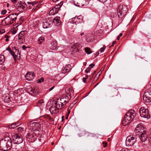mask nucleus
I'll list each match as a JSON object with an SVG mask.
<instances>
[{"instance_id": "7", "label": "nucleus", "mask_w": 151, "mask_h": 151, "mask_svg": "<svg viewBox=\"0 0 151 151\" xmlns=\"http://www.w3.org/2000/svg\"><path fill=\"white\" fill-rule=\"evenodd\" d=\"M135 132L136 133V135L138 133H141L145 131V128L141 124H138L135 128Z\"/></svg>"}, {"instance_id": "34", "label": "nucleus", "mask_w": 151, "mask_h": 151, "mask_svg": "<svg viewBox=\"0 0 151 151\" xmlns=\"http://www.w3.org/2000/svg\"><path fill=\"white\" fill-rule=\"evenodd\" d=\"M44 40V37H40L39 38L38 41L40 42V43H41Z\"/></svg>"}, {"instance_id": "57", "label": "nucleus", "mask_w": 151, "mask_h": 151, "mask_svg": "<svg viewBox=\"0 0 151 151\" xmlns=\"http://www.w3.org/2000/svg\"><path fill=\"white\" fill-rule=\"evenodd\" d=\"M54 88V86H53L51 88H50L49 89V91H52Z\"/></svg>"}, {"instance_id": "25", "label": "nucleus", "mask_w": 151, "mask_h": 151, "mask_svg": "<svg viewBox=\"0 0 151 151\" xmlns=\"http://www.w3.org/2000/svg\"><path fill=\"white\" fill-rule=\"evenodd\" d=\"M50 47L52 50H55L56 49V43L55 42H53L50 44Z\"/></svg>"}, {"instance_id": "48", "label": "nucleus", "mask_w": 151, "mask_h": 151, "mask_svg": "<svg viewBox=\"0 0 151 151\" xmlns=\"http://www.w3.org/2000/svg\"><path fill=\"white\" fill-rule=\"evenodd\" d=\"M27 3L29 4H31V5H32L33 6L35 4H36L35 3H34L33 2H27Z\"/></svg>"}, {"instance_id": "12", "label": "nucleus", "mask_w": 151, "mask_h": 151, "mask_svg": "<svg viewBox=\"0 0 151 151\" xmlns=\"http://www.w3.org/2000/svg\"><path fill=\"white\" fill-rule=\"evenodd\" d=\"M32 126L33 127L34 129L35 130L39 131L41 127L40 124L38 122H34L32 124Z\"/></svg>"}, {"instance_id": "2", "label": "nucleus", "mask_w": 151, "mask_h": 151, "mask_svg": "<svg viewBox=\"0 0 151 151\" xmlns=\"http://www.w3.org/2000/svg\"><path fill=\"white\" fill-rule=\"evenodd\" d=\"M127 7L125 6L122 5H119L118 7L117 12L119 17L122 19L125 14Z\"/></svg>"}, {"instance_id": "20", "label": "nucleus", "mask_w": 151, "mask_h": 151, "mask_svg": "<svg viewBox=\"0 0 151 151\" xmlns=\"http://www.w3.org/2000/svg\"><path fill=\"white\" fill-rule=\"evenodd\" d=\"M20 124L18 122H16L13 124L8 126V127L9 129H13L17 127Z\"/></svg>"}, {"instance_id": "32", "label": "nucleus", "mask_w": 151, "mask_h": 151, "mask_svg": "<svg viewBox=\"0 0 151 151\" xmlns=\"http://www.w3.org/2000/svg\"><path fill=\"white\" fill-rule=\"evenodd\" d=\"M85 50V52L88 54L92 53V51H91V49L89 47H86Z\"/></svg>"}, {"instance_id": "52", "label": "nucleus", "mask_w": 151, "mask_h": 151, "mask_svg": "<svg viewBox=\"0 0 151 151\" xmlns=\"http://www.w3.org/2000/svg\"><path fill=\"white\" fill-rule=\"evenodd\" d=\"M5 32V30L4 29H2L0 31V32L1 33V34H2L4 33Z\"/></svg>"}, {"instance_id": "63", "label": "nucleus", "mask_w": 151, "mask_h": 151, "mask_svg": "<svg viewBox=\"0 0 151 151\" xmlns=\"http://www.w3.org/2000/svg\"><path fill=\"white\" fill-rule=\"evenodd\" d=\"M107 145V143H105V144L104 145V147H105Z\"/></svg>"}, {"instance_id": "44", "label": "nucleus", "mask_w": 151, "mask_h": 151, "mask_svg": "<svg viewBox=\"0 0 151 151\" xmlns=\"http://www.w3.org/2000/svg\"><path fill=\"white\" fill-rule=\"evenodd\" d=\"M44 81V78L43 77H41L39 80L38 82L39 83H41L42 82Z\"/></svg>"}, {"instance_id": "15", "label": "nucleus", "mask_w": 151, "mask_h": 151, "mask_svg": "<svg viewBox=\"0 0 151 151\" xmlns=\"http://www.w3.org/2000/svg\"><path fill=\"white\" fill-rule=\"evenodd\" d=\"M55 104L56 106L57 107L60 108L61 109L63 108L64 106L63 105V104L62 103L60 100L58 99L57 101L55 103Z\"/></svg>"}, {"instance_id": "19", "label": "nucleus", "mask_w": 151, "mask_h": 151, "mask_svg": "<svg viewBox=\"0 0 151 151\" xmlns=\"http://www.w3.org/2000/svg\"><path fill=\"white\" fill-rule=\"evenodd\" d=\"M70 66L68 65L66 66L65 67L63 68L62 69V73H65L66 72H69L70 70Z\"/></svg>"}, {"instance_id": "37", "label": "nucleus", "mask_w": 151, "mask_h": 151, "mask_svg": "<svg viewBox=\"0 0 151 151\" xmlns=\"http://www.w3.org/2000/svg\"><path fill=\"white\" fill-rule=\"evenodd\" d=\"M20 21L17 23V24L19 25H21L23 22V19L22 17H21L19 18Z\"/></svg>"}, {"instance_id": "16", "label": "nucleus", "mask_w": 151, "mask_h": 151, "mask_svg": "<svg viewBox=\"0 0 151 151\" xmlns=\"http://www.w3.org/2000/svg\"><path fill=\"white\" fill-rule=\"evenodd\" d=\"M53 23H56L58 26H60L61 23V21L59 17H56L54 18L53 20Z\"/></svg>"}, {"instance_id": "58", "label": "nucleus", "mask_w": 151, "mask_h": 151, "mask_svg": "<svg viewBox=\"0 0 151 151\" xmlns=\"http://www.w3.org/2000/svg\"><path fill=\"white\" fill-rule=\"evenodd\" d=\"M27 48L24 45H23L22 46V48L23 50H25V49Z\"/></svg>"}, {"instance_id": "29", "label": "nucleus", "mask_w": 151, "mask_h": 151, "mask_svg": "<svg viewBox=\"0 0 151 151\" xmlns=\"http://www.w3.org/2000/svg\"><path fill=\"white\" fill-rule=\"evenodd\" d=\"M56 108V105H55V106H52L49 108V110L51 114L53 113V111L55 110V108Z\"/></svg>"}, {"instance_id": "18", "label": "nucleus", "mask_w": 151, "mask_h": 151, "mask_svg": "<svg viewBox=\"0 0 151 151\" xmlns=\"http://www.w3.org/2000/svg\"><path fill=\"white\" fill-rule=\"evenodd\" d=\"M17 14L16 13L12 14L9 15L8 16L14 22L17 18Z\"/></svg>"}, {"instance_id": "11", "label": "nucleus", "mask_w": 151, "mask_h": 151, "mask_svg": "<svg viewBox=\"0 0 151 151\" xmlns=\"http://www.w3.org/2000/svg\"><path fill=\"white\" fill-rule=\"evenodd\" d=\"M26 80L30 81L34 78L33 73L32 72H29L26 73L25 76Z\"/></svg>"}, {"instance_id": "10", "label": "nucleus", "mask_w": 151, "mask_h": 151, "mask_svg": "<svg viewBox=\"0 0 151 151\" xmlns=\"http://www.w3.org/2000/svg\"><path fill=\"white\" fill-rule=\"evenodd\" d=\"M36 134L34 132H32L31 133L27 134L26 137L29 139H31L32 140H33L36 138Z\"/></svg>"}, {"instance_id": "6", "label": "nucleus", "mask_w": 151, "mask_h": 151, "mask_svg": "<svg viewBox=\"0 0 151 151\" xmlns=\"http://www.w3.org/2000/svg\"><path fill=\"white\" fill-rule=\"evenodd\" d=\"M143 99L145 102L147 103L151 102V90L145 93L143 95Z\"/></svg>"}, {"instance_id": "56", "label": "nucleus", "mask_w": 151, "mask_h": 151, "mask_svg": "<svg viewBox=\"0 0 151 151\" xmlns=\"http://www.w3.org/2000/svg\"><path fill=\"white\" fill-rule=\"evenodd\" d=\"M10 36L6 35L4 36V37L5 38H6L8 39L10 37Z\"/></svg>"}, {"instance_id": "28", "label": "nucleus", "mask_w": 151, "mask_h": 151, "mask_svg": "<svg viewBox=\"0 0 151 151\" xmlns=\"http://www.w3.org/2000/svg\"><path fill=\"white\" fill-rule=\"evenodd\" d=\"M5 57L3 55H0V65H1L5 61Z\"/></svg>"}, {"instance_id": "40", "label": "nucleus", "mask_w": 151, "mask_h": 151, "mask_svg": "<svg viewBox=\"0 0 151 151\" xmlns=\"http://www.w3.org/2000/svg\"><path fill=\"white\" fill-rule=\"evenodd\" d=\"M58 110L59 107H57L56 106V108H55V110L53 111V113H55V114L57 113L58 112Z\"/></svg>"}, {"instance_id": "26", "label": "nucleus", "mask_w": 151, "mask_h": 151, "mask_svg": "<svg viewBox=\"0 0 151 151\" xmlns=\"http://www.w3.org/2000/svg\"><path fill=\"white\" fill-rule=\"evenodd\" d=\"M94 66V65L93 63L91 64L89 66V67L86 69L85 70V72L86 73H88L89 72L92 68Z\"/></svg>"}, {"instance_id": "39", "label": "nucleus", "mask_w": 151, "mask_h": 151, "mask_svg": "<svg viewBox=\"0 0 151 151\" xmlns=\"http://www.w3.org/2000/svg\"><path fill=\"white\" fill-rule=\"evenodd\" d=\"M43 101V100L42 99L38 101V102L37 103V105L40 106V104L44 103Z\"/></svg>"}, {"instance_id": "27", "label": "nucleus", "mask_w": 151, "mask_h": 151, "mask_svg": "<svg viewBox=\"0 0 151 151\" xmlns=\"http://www.w3.org/2000/svg\"><path fill=\"white\" fill-rule=\"evenodd\" d=\"M83 19V17L82 16H79L77 17H73L72 18V19L73 20H76V22H78V20H81V19Z\"/></svg>"}, {"instance_id": "35", "label": "nucleus", "mask_w": 151, "mask_h": 151, "mask_svg": "<svg viewBox=\"0 0 151 151\" xmlns=\"http://www.w3.org/2000/svg\"><path fill=\"white\" fill-rule=\"evenodd\" d=\"M26 6H27L26 4H23L22 5H20V6H18V7L22 9H24L25 7Z\"/></svg>"}, {"instance_id": "55", "label": "nucleus", "mask_w": 151, "mask_h": 151, "mask_svg": "<svg viewBox=\"0 0 151 151\" xmlns=\"http://www.w3.org/2000/svg\"><path fill=\"white\" fill-rule=\"evenodd\" d=\"M68 113H67L66 114V115H68V116H69V114H70V110H69V109H68Z\"/></svg>"}, {"instance_id": "64", "label": "nucleus", "mask_w": 151, "mask_h": 151, "mask_svg": "<svg viewBox=\"0 0 151 151\" xmlns=\"http://www.w3.org/2000/svg\"><path fill=\"white\" fill-rule=\"evenodd\" d=\"M119 36L121 37L122 35V33H121L119 35Z\"/></svg>"}, {"instance_id": "14", "label": "nucleus", "mask_w": 151, "mask_h": 151, "mask_svg": "<svg viewBox=\"0 0 151 151\" xmlns=\"http://www.w3.org/2000/svg\"><path fill=\"white\" fill-rule=\"evenodd\" d=\"M12 148L14 151H18L22 149L21 146L19 144H14L13 145H12Z\"/></svg>"}, {"instance_id": "46", "label": "nucleus", "mask_w": 151, "mask_h": 151, "mask_svg": "<svg viewBox=\"0 0 151 151\" xmlns=\"http://www.w3.org/2000/svg\"><path fill=\"white\" fill-rule=\"evenodd\" d=\"M6 11L5 10H4L1 12V14H4L6 13Z\"/></svg>"}, {"instance_id": "13", "label": "nucleus", "mask_w": 151, "mask_h": 151, "mask_svg": "<svg viewBox=\"0 0 151 151\" xmlns=\"http://www.w3.org/2000/svg\"><path fill=\"white\" fill-rule=\"evenodd\" d=\"M85 134H86L88 137L90 136V137H92L93 136V134H92L88 132H86L85 131H83L81 133L78 134V135L79 137H81L84 135Z\"/></svg>"}, {"instance_id": "50", "label": "nucleus", "mask_w": 151, "mask_h": 151, "mask_svg": "<svg viewBox=\"0 0 151 151\" xmlns=\"http://www.w3.org/2000/svg\"><path fill=\"white\" fill-rule=\"evenodd\" d=\"M116 41H114L113 43H112V45L109 47L110 48L111 47H113L114 45L116 43Z\"/></svg>"}, {"instance_id": "47", "label": "nucleus", "mask_w": 151, "mask_h": 151, "mask_svg": "<svg viewBox=\"0 0 151 151\" xmlns=\"http://www.w3.org/2000/svg\"><path fill=\"white\" fill-rule=\"evenodd\" d=\"M46 118L48 119L49 120H52V118L49 115H47L46 116Z\"/></svg>"}, {"instance_id": "36", "label": "nucleus", "mask_w": 151, "mask_h": 151, "mask_svg": "<svg viewBox=\"0 0 151 151\" xmlns=\"http://www.w3.org/2000/svg\"><path fill=\"white\" fill-rule=\"evenodd\" d=\"M9 52L11 54V55H12V56H13L14 59L15 60L16 55L15 54V53H14V52L12 51V50H11Z\"/></svg>"}, {"instance_id": "17", "label": "nucleus", "mask_w": 151, "mask_h": 151, "mask_svg": "<svg viewBox=\"0 0 151 151\" xmlns=\"http://www.w3.org/2000/svg\"><path fill=\"white\" fill-rule=\"evenodd\" d=\"M4 21L6 25H10L12 24L14 22L11 20V19L8 16L4 19Z\"/></svg>"}, {"instance_id": "1", "label": "nucleus", "mask_w": 151, "mask_h": 151, "mask_svg": "<svg viewBox=\"0 0 151 151\" xmlns=\"http://www.w3.org/2000/svg\"><path fill=\"white\" fill-rule=\"evenodd\" d=\"M12 142L11 138L9 137H4L0 140V150L6 151L12 148Z\"/></svg>"}, {"instance_id": "33", "label": "nucleus", "mask_w": 151, "mask_h": 151, "mask_svg": "<svg viewBox=\"0 0 151 151\" xmlns=\"http://www.w3.org/2000/svg\"><path fill=\"white\" fill-rule=\"evenodd\" d=\"M58 99L60 100V101L63 104V105L65 106L66 104V102H65V100L63 99V98L62 97H60Z\"/></svg>"}, {"instance_id": "24", "label": "nucleus", "mask_w": 151, "mask_h": 151, "mask_svg": "<svg viewBox=\"0 0 151 151\" xmlns=\"http://www.w3.org/2000/svg\"><path fill=\"white\" fill-rule=\"evenodd\" d=\"M62 97L63 98V99L64 100H65V102H66V104L69 101L70 99V96H68L66 95H64Z\"/></svg>"}, {"instance_id": "31", "label": "nucleus", "mask_w": 151, "mask_h": 151, "mask_svg": "<svg viewBox=\"0 0 151 151\" xmlns=\"http://www.w3.org/2000/svg\"><path fill=\"white\" fill-rule=\"evenodd\" d=\"M30 92H31V93H33V94L35 95V96L37 95V93H38V91L37 90H36L35 89H34L33 88H31L30 90Z\"/></svg>"}, {"instance_id": "21", "label": "nucleus", "mask_w": 151, "mask_h": 151, "mask_svg": "<svg viewBox=\"0 0 151 151\" xmlns=\"http://www.w3.org/2000/svg\"><path fill=\"white\" fill-rule=\"evenodd\" d=\"M27 33V32L25 30L21 32L19 35V39L20 40L21 39L23 38V37L25 36V35Z\"/></svg>"}, {"instance_id": "59", "label": "nucleus", "mask_w": 151, "mask_h": 151, "mask_svg": "<svg viewBox=\"0 0 151 151\" xmlns=\"http://www.w3.org/2000/svg\"><path fill=\"white\" fill-rule=\"evenodd\" d=\"M16 33V31L14 30L12 32V33L13 34H15Z\"/></svg>"}, {"instance_id": "8", "label": "nucleus", "mask_w": 151, "mask_h": 151, "mask_svg": "<svg viewBox=\"0 0 151 151\" xmlns=\"http://www.w3.org/2000/svg\"><path fill=\"white\" fill-rule=\"evenodd\" d=\"M13 139L15 142L17 144H19L23 142L22 137L21 136L17 134H15L12 137Z\"/></svg>"}, {"instance_id": "41", "label": "nucleus", "mask_w": 151, "mask_h": 151, "mask_svg": "<svg viewBox=\"0 0 151 151\" xmlns=\"http://www.w3.org/2000/svg\"><path fill=\"white\" fill-rule=\"evenodd\" d=\"M56 9H55V10H53V8L50 10V12H51V13L52 12H53V13L52 14V15H53L56 14H57V13H55V12H56Z\"/></svg>"}, {"instance_id": "22", "label": "nucleus", "mask_w": 151, "mask_h": 151, "mask_svg": "<svg viewBox=\"0 0 151 151\" xmlns=\"http://www.w3.org/2000/svg\"><path fill=\"white\" fill-rule=\"evenodd\" d=\"M63 3L62 2H61L59 4H58L55 7L53 8V10L56 9V10L55 13H57L60 8L62 5Z\"/></svg>"}, {"instance_id": "23", "label": "nucleus", "mask_w": 151, "mask_h": 151, "mask_svg": "<svg viewBox=\"0 0 151 151\" xmlns=\"http://www.w3.org/2000/svg\"><path fill=\"white\" fill-rule=\"evenodd\" d=\"M131 122V121H129L127 119H126L125 118H124V119L122 121V124L123 126H125L128 125Z\"/></svg>"}, {"instance_id": "4", "label": "nucleus", "mask_w": 151, "mask_h": 151, "mask_svg": "<svg viewBox=\"0 0 151 151\" xmlns=\"http://www.w3.org/2000/svg\"><path fill=\"white\" fill-rule=\"evenodd\" d=\"M139 112L141 117L149 119L150 118V115L148 113V110L147 109H145L144 107H141L139 110Z\"/></svg>"}, {"instance_id": "5", "label": "nucleus", "mask_w": 151, "mask_h": 151, "mask_svg": "<svg viewBox=\"0 0 151 151\" xmlns=\"http://www.w3.org/2000/svg\"><path fill=\"white\" fill-rule=\"evenodd\" d=\"M136 115L135 111L134 110H131L128 111L125 115L124 118L131 122L134 118Z\"/></svg>"}, {"instance_id": "45", "label": "nucleus", "mask_w": 151, "mask_h": 151, "mask_svg": "<svg viewBox=\"0 0 151 151\" xmlns=\"http://www.w3.org/2000/svg\"><path fill=\"white\" fill-rule=\"evenodd\" d=\"M86 77H84V78H83V82L84 83H86V80L88 78V76H86Z\"/></svg>"}, {"instance_id": "30", "label": "nucleus", "mask_w": 151, "mask_h": 151, "mask_svg": "<svg viewBox=\"0 0 151 151\" xmlns=\"http://www.w3.org/2000/svg\"><path fill=\"white\" fill-rule=\"evenodd\" d=\"M43 27L44 28H47L49 27L50 24L47 22H43Z\"/></svg>"}, {"instance_id": "53", "label": "nucleus", "mask_w": 151, "mask_h": 151, "mask_svg": "<svg viewBox=\"0 0 151 151\" xmlns=\"http://www.w3.org/2000/svg\"><path fill=\"white\" fill-rule=\"evenodd\" d=\"M6 50L9 51V52H10V51H11L12 50L9 47H7L6 48Z\"/></svg>"}, {"instance_id": "62", "label": "nucleus", "mask_w": 151, "mask_h": 151, "mask_svg": "<svg viewBox=\"0 0 151 151\" xmlns=\"http://www.w3.org/2000/svg\"><path fill=\"white\" fill-rule=\"evenodd\" d=\"M120 36H119V35H118V36H117V40H119V39H120Z\"/></svg>"}, {"instance_id": "38", "label": "nucleus", "mask_w": 151, "mask_h": 151, "mask_svg": "<svg viewBox=\"0 0 151 151\" xmlns=\"http://www.w3.org/2000/svg\"><path fill=\"white\" fill-rule=\"evenodd\" d=\"M79 45H80V44L79 43H76L74 44L73 48H74V49H76V48L79 47Z\"/></svg>"}, {"instance_id": "3", "label": "nucleus", "mask_w": 151, "mask_h": 151, "mask_svg": "<svg viewBox=\"0 0 151 151\" xmlns=\"http://www.w3.org/2000/svg\"><path fill=\"white\" fill-rule=\"evenodd\" d=\"M137 142V138L133 135L128 136L126 140V145L127 146L133 145Z\"/></svg>"}, {"instance_id": "54", "label": "nucleus", "mask_w": 151, "mask_h": 151, "mask_svg": "<svg viewBox=\"0 0 151 151\" xmlns=\"http://www.w3.org/2000/svg\"><path fill=\"white\" fill-rule=\"evenodd\" d=\"M79 21H78V22L80 23H82L83 22V19H81V20H79Z\"/></svg>"}, {"instance_id": "43", "label": "nucleus", "mask_w": 151, "mask_h": 151, "mask_svg": "<svg viewBox=\"0 0 151 151\" xmlns=\"http://www.w3.org/2000/svg\"><path fill=\"white\" fill-rule=\"evenodd\" d=\"M106 47L105 45H104L103 47H102L100 49V50L101 52H103L104 50Z\"/></svg>"}, {"instance_id": "42", "label": "nucleus", "mask_w": 151, "mask_h": 151, "mask_svg": "<svg viewBox=\"0 0 151 151\" xmlns=\"http://www.w3.org/2000/svg\"><path fill=\"white\" fill-rule=\"evenodd\" d=\"M17 131L18 132H21L23 130V128L21 127H19L17 128Z\"/></svg>"}, {"instance_id": "49", "label": "nucleus", "mask_w": 151, "mask_h": 151, "mask_svg": "<svg viewBox=\"0 0 151 151\" xmlns=\"http://www.w3.org/2000/svg\"><path fill=\"white\" fill-rule=\"evenodd\" d=\"M120 151H130L129 149H122Z\"/></svg>"}, {"instance_id": "51", "label": "nucleus", "mask_w": 151, "mask_h": 151, "mask_svg": "<svg viewBox=\"0 0 151 151\" xmlns=\"http://www.w3.org/2000/svg\"><path fill=\"white\" fill-rule=\"evenodd\" d=\"M97 0L99 1L100 2H101L104 3V2H105L107 0Z\"/></svg>"}, {"instance_id": "9", "label": "nucleus", "mask_w": 151, "mask_h": 151, "mask_svg": "<svg viewBox=\"0 0 151 151\" xmlns=\"http://www.w3.org/2000/svg\"><path fill=\"white\" fill-rule=\"evenodd\" d=\"M146 131L144 132L139 134L138 133L137 135H139V138L141 140L142 142H145L146 141L147 138V134H146Z\"/></svg>"}, {"instance_id": "61", "label": "nucleus", "mask_w": 151, "mask_h": 151, "mask_svg": "<svg viewBox=\"0 0 151 151\" xmlns=\"http://www.w3.org/2000/svg\"><path fill=\"white\" fill-rule=\"evenodd\" d=\"M64 116H62V121L63 122L64 120Z\"/></svg>"}, {"instance_id": "60", "label": "nucleus", "mask_w": 151, "mask_h": 151, "mask_svg": "<svg viewBox=\"0 0 151 151\" xmlns=\"http://www.w3.org/2000/svg\"><path fill=\"white\" fill-rule=\"evenodd\" d=\"M12 1L14 3H15L16 2V0H12Z\"/></svg>"}]
</instances>
